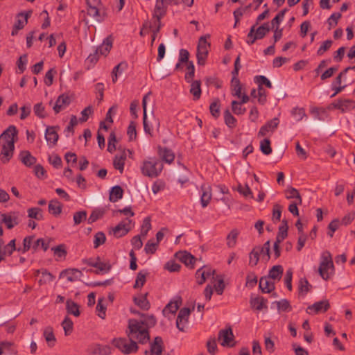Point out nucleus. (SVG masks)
<instances>
[{"instance_id": "f257e3e1", "label": "nucleus", "mask_w": 355, "mask_h": 355, "mask_svg": "<svg viewBox=\"0 0 355 355\" xmlns=\"http://www.w3.org/2000/svg\"><path fill=\"white\" fill-rule=\"evenodd\" d=\"M128 337L130 340L146 344L150 340L148 330L141 325V323L135 319H130L128 321Z\"/></svg>"}, {"instance_id": "4d7b16f0", "label": "nucleus", "mask_w": 355, "mask_h": 355, "mask_svg": "<svg viewBox=\"0 0 355 355\" xmlns=\"http://www.w3.org/2000/svg\"><path fill=\"white\" fill-rule=\"evenodd\" d=\"M311 286L309 284L308 280L306 278H301L299 281V292L306 295L310 290Z\"/></svg>"}, {"instance_id": "09e8293b", "label": "nucleus", "mask_w": 355, "mask_h": 355, "mask_svg": "<svg viewBox=\"0 0 355 355\" xmlns=\"http://www.w3.org/2000/svg\"><path fill=\"white\" fill-rule=\"evenodd\" d=\"M148 272L139 271L137 275L135 283L134 285L135 288H141L146 281V276Z\"/></svg>"}, {"instance_id": "6e6552de", "label": "nucleus", "mask_w": 355, "mask_h": 355, "mask_svg": "<svg viewBox=\"0 0 355 355\" xmlns=\"http://www.w3.org/2000/svg\"><path fill=\"white\" fill-rule=\"evenodd\" d=\"M19 213L17 211L1 214L2 223L6 225L8 229H12L19 223Z\"/></svg>"}, {"instance_id": "69168bd1", "label": "nucleus", "mask_w": 355, "mask_h": 355, "mask_svg": "<svg viewBox=\"0 0 355 355\" xmlns=\"http://www.w3.org/2000/svg\"><path fill=\"white\" fill-rule=\"evenodd\" d=\"M94 352L99 355H109L112 353V348L109 345H98Z\"/></svg>"}, {"instance_id": "ddd939ff", "label": "nucleus", "mask_w": 355, "mask_h": 355, "mask_svg": "<svg viewBox=\"0 0 355 355\" xmlns=\"http://www.w3.org/2000/svg\"><path fill=\"white\" fill-rule=\"evenodd\" d=\"M329 307L330 304L328 300H322L309 306L307 307L306 312L308 313H311L312 312L314 313H324L329 309Z\"/></svg>"}, {"instance_id": "ea45409f", "label": "nucleus", "mask_w": 355, "mask_h": 355, "mask_svg": "<svg viewBox=\"0 0 355 355\" xmlns=\"http://www.w3.org/2000/svg\"><path fill=\"white\" fill-rule=\"evenodd\" d=\"M30 16L29 12L23 13L21 12L17 15V19L14 25L17 29H22L24 26L27 24L28 18Z\"/></svg>"}, {"instance_id": "de8ad7c7", "label": "nucleus", "mask_w": 355, "mask_h": 355, "mask_svg": "<svg viewBox=\"0 0 355 355\" xmlns=\"http://www.w3.org/2000/svg\"><path fill=\"white\" fill-rule=\"evenodd\" d=\"M239 232L236 229L232 230L227 237V244L229 248H233L236 243V239Z\"/></svg>"}, {"instance_id": "052dcab7", "label": "nucleus", "mask_w": 355, "mask_h": 355, "mask_svg": "<svg viewBox=\"0 0 355 355\" xmlns=\"http://www.w3.org/2000/svg\"><path fill=\"white\" fill-rule=\"evenodd\" d=\"M224 119L225 124L230 127L233 128L236 125V119L232 115L230 112L228 110H226L224 112Z\"/></svg>"}, {"instance_id": "f03ea898", "label": "nucleus", "mask_w": 355, "mask_h": 355, "mask_svg": "<svg viewBox=\"0 0 355 355\" xmlns=\"http://www.w3.org/2000/svg\"><path fill=\"white\" fill-rule=\"evenodd\" d=\"M163 169L162 161L156 158H149L143 162L141 168V173L144 175L149 178L157 177Z\"/></svg>"}, {"instance_id": "f3484780", "label": "nucleus", "mask_w": 355, "mask_h": 355, "mask_svg": "<svg viewBox=\"0 0 355 355\" xmlns=\"http://www.w3.org/2000/svg\"><path fill=\"white\" fill-rule=\"evenodd\" d=\"M196 258L187 251H179V261L190 269L194 268Z\"/></svg>"}, {"instance_id": "774afa93", "label": "nucleus", "mask_w": 355, "mask_h": 355, "mask_svg": "<svg viewBox=\"0 0 355 355\" xmlns=\"http://www.w3.org/2000/svg\"><path fill=\"white\" fill-rule=\"evenodd\" d=\"M241 105L242 103L236 101H233L232 102V109L235 114L241 115L243 114L246 112L245 108L243 107Z\"/></svg>"}, {"instance_id": "5fc2aeb1", "label": "nucleus", "mask_w": 355, "mask_h": 355, "mask_svg": "<svg viewBox=\"0 0 355 355\" xmlns=\"http://www.w3.org/2000/svg\"><path fill=\"white\" fill-rule=\"evenodd\" d=\"M62 326L64 331L65 336H69L73 331V323L69 317H65L64 320L62 322Z\"/></svg>"}, {"instance_id": "2eb2a0df", "label": "nucleus", "mask_w": 355, "mask_h": 355, "mask_svg": "<svg viewBox=\"0 0 355 355\" xmlns=\"http://www.w3.org/2000/svg\"><path fill=\"white\" fill-rule=\"evenodd\" d=\"M215 270L210 268L203 266L196 272V277L198 284H202L211 275H214Z\"/></svg>"}, {"instance_id": "c9c22d12", "label": "nucleus", "mask_w": 355, "mask_h": 355, "mask_svg": "<svg viewBox=\"0 0 355 355\" xmlns=\"http://www.w3.org/2000/svg\"><path fill=\"white\" fill-rule=\"evenodd\" d=\"M266 303L267 300L264 299L263 297H257L250 300L251 306L259 311H261L264 308H267V306L266 305Z\"/></svg>"}, {"instance_id": "c03bdc74", "label": "nucleus", "mask_w": 355, "mask_h": 355, "mask_svg": "<svg viewBox=\"0 0 355 355\" xmlns=\"http://www.w3.org/2000/svg\"><path fill=\"white\" fill-rule=\"evenodd\" d=\"M34 239L35 236H26L23 240V248H19L17 251L21 252L22 253L28 252L33 246Z\"/></svg>"}, {"instance_id": "338daca9", "label": "nucleus", "mask_w": 355, "mask_h": 355, "mask_svg": "<svg viewBox=\"0 0 355 355\" xmlns=\"http://www.w3.org/2000/svg\"><path fill=\"white\" fill-rule=\"evenodd\" d=\"M73 219L75 225L80 224L83 221L87 219V211H80L75 212L73 214Z\"/></svg>"}, {"instance_id": "7c9ffc66", "label": "nucleus", "mask_w": 355, "mask_h": 355, "mask_svg": "<svg viewBox=\"0 0 355 355\" xmlns=\"http://www.w3.org/2000/svg\"><path fill=\"white\" fill-rule=\"evenodd\" d=\"M167 5L163 1V0H156V4L153 10L154 17L159 16L163 17L166 12Z\"/></svg>"}, {"instance_id": "f704fd0d", "label": "nucleus", "mask_w": 355, "mask_h": 355, "mask_svg": "<svg viewBox=\"0 0 355 355\" xmlns=\"http://www.w3.org/2000/svg\"><path fill=\"white\" fill-rule=\"evenodd\" d=\"M288 223L286 220H283L282 225L279 227V232L276 238L277 243H282L288 236Z\"/></svg>"}, {"instance_id": "0e129e2a", "label": "nucleus", "mask_w": 355, "mask_h": 355, "mask_svg": "<svg viewBox=\"0 0 355 355\" xmlns=\"http://www.w3.org/2000/svg\"><path fill=\"white\" fill-rule=\"evenodd\" d=\"M287 11L288 10L286 8L283 9L272 19L271 21L272 28H275V26H279V24L284 19V15Z\"/></svg>"}, {"instance_id": "423d86ee", "label": "nucleus", "mask_w": 355, "mask_h": 355, "mask_svg": "<svg viewBox=\"0 0 355 355\" xmlns=\"http://www.w3.org/2000/svg\"><path fill=\"white\" fill-rule=\"evenodd\" d=\"M322 260L320 263V267H319V273L320 276L322 277V279L327 280L329 277V275L327 272V270L329 268H334L333 261L331 259V256L329 252H325L322 254Z\"/></svg>"}, {"instance_id": "e2e57ef3", "label": "nucleus", "mask_w": 355, "mask_h": 355, "mask_svg": "<svg viewBox=\"0 0 355 355\" xmlns=\"http://www.w3.org/2000/svg\"><path fill=\"white\" fill-rule=\"evenodd\" d=\"M260 149L261 152L266 155H268L272 153V148L270 147V141L269 139L266 138L261 141Z\"/></svg>"}, {"instance_id": "e433bc0d", "label": "nucleus", "mask_w": 355, "mask_h": 355, "mask_svg": "<svg viewBox=\"0 0 355 355\" xmlns=\"http://www.w3.org/2000/svg\"><path fill=\"white\" fill-rule=\"evenodd\" d=\"M66 309L69 314L73 315L76 317L80 315L79 306L71 300H67Z\"/></svg>"}, {"instance_id": "20e7f679", "label": "nucleus", "mask_w": 355, "mask_h": 355, "mask_svg": "<svg viewBox=\"0 0 355 355\" xmlns=\"http://www.w3.org/2000/svg\"><path fill=\"white\" fill-rule=\"evenodd\" d=\"M209 35L201 36L199 39L198 46H197V60L199 65H204L205 64L210 44L207 41V38H209Z\"/></svg>"}, {"instance_id": "c85d7f7f", "label": "nucleus", "mask_w": 355, "mask_h": 355, "mask_svg": "<svg viewBox=\"0 0 355 355\" xmlns=\"http://www.w3.org/2000/svg\"><path fill=\"white\" fill-rule=\"evenodd\" d=\"M178 311V300L171 301L164 308L162 313L164 316L170 318L174 316Z\"/></svg>"}, {"instance_id": "bf43d9fd", "label": "nucleus", "mask_w": 355, "mask_h": 355, "mask_svg": "<svg viewBox=\"0 0 355 355\" xmlns=\"http://www.w3.org/2000/svg\"><path fill=\"white\" fill-rule=\"evenodd\" d=\"M105 241V234L103 232H98L94 235V248H98L101 245L103 244Z\"/></svg>"}, {"instance_id": "c756f323", "label": "nucleus", "mask_w": 355, "mask_h": 355, "mask_svg": "<svg viewBox=\"0 0 355 355\" xmlns=\"http://www.w3.org/2000/svg\"><path fill=\"white\" fill-rule=\"evenodd\" d=\"M283 267L281 265H276L269 270L268 277L274 281H279L283 275Z\"/></svg>"}, {"instance_id": "2f4dec72", "label": "nucleus", "mask_w": 355, "mask_h": 355, "mask_svg": "<svg viewBox=\"0 0 355 355\" xmlns=\"http://www.w3.org/2000/svg\"><path fill=\"white\" fill-rule=\"evenodd\" d=\"M148 293L137 297H134L135 303L143 310H148L150 307L149 301L147 299Z\"/></svg>"}, {"instance_id": "7ed1b4c3", "label": "nucleus", "mask_w": 355, "mask_h": 355, "mask_svg": "<svg viewBox=\"0 0 355 355\" xmlns=\"http://www.w3.org/2000/svg\"><path fill=\"white\" fill-rule=\"evenodd\" d=\"M112 344L125 354L135 353L138 350L137 342L126 338H114L112 340Z\"/></svg>"}, {"instance_id": "79ce46f5", "label": "nucleus", "mask_w": 355, "mask_h": 355, "mask_svg": "<svg viewBox=\"0 0 355 355\" xmlns=\"http://www.w3.org/2000/svg\"><path fill=\"white\" fill-rule=\"evenodd\" d=\"M106 210L105 208H97L94 209L88 218L89 224L94 223L103 216Z\"/></svg>"}, {"instance_id": "39448f33", "label": "nucleus", "mask_w": 355, "mask_h": 355, "mask_svg": "<svg viewBox=\"0 0 355 355\" xmlns=\"http://www.w3.org/2000/svg\"><path fill=\"white\" fill-rule=\"evenodd\" d=\"M256 26L257 25L254 24L251 27L247 36L248 38H252V41L248 42V44L250 45L254 44L257 40H261L263 38L270 30L268 23H264L257 29H255Z\"/></svg>"}, {"instance_id": "4be33fe9", "label": "nucleus", "mask_w": 355, "mask_h": 355, "mask_svg": "<svg viewBox=\"0 0 355 355\" xmlns=\"http://www.w3.org/2000/svg\"><path fill=\"white\" fill-rule=\"evenodd\" d=\"M334 105L342 112H347L355 107V101L350 99H340Z\"/></svg>"}, {"instance_id": "0eeeda50", "label": "nucleus", "mask_w": 355, "mask_h": 355, "mask_svg": "<svg viewBox=\"0 0 355 355\" xmlns=\"http://www.w3.org/2000/svg\"><path fill=\"white\" fill-rule=\"evenodd\" d=\"M234 336L231 327L223 329L218 332V340L223 347H232L235 345Z\"/></svg>"}, {"instance_id": "6ab92c4d", "label": "nucleus", "mask_w": 355, "mask_h": 355, "mask_svg": "<svg viewBox=\"0 0 355 355\" xmlns=\"http://www.w3.org/2000/svg\"><path fill=\"white\" fill-rule=\"evenodd\" d=\"M128 222H121L119 223L114 229H113V234L116 238H120L130 230V224L131 223V220L128 219Z\"/></svg>"}, {"instance_id": "603ef678", "label": "nucleus", "mask_w": 355, "mask_h": 355, "mask_svg": "<svg viewBox=\"0 0 355 355\" xmlns=\"http://www.w3.org/2000/svg\"><path fill=\"white\" fill-rule=\"evenodd\" d=\"M28 216L31 218L40 220L43 218L42 209L38 207L30 208L28 209Z\"/></svg>"}, {"instance_id": "864d4df0", "label": "nucleus", "mask_w": 355, "mask_h": 355, "mask_svg": "<svg viewBox=\"0 0 355 355\" xmlns=\"http://www.w3.org/2000/svg\"><path fill=\"white\" fill-rule=\"evenodd\" d=\"M40 246L44 252H46L49 248V241H46L44 239L42 238L38 239L34 241L32 248L34 251H36Z\"/></svg>"}, {"instance_id": "5701e85b", "label": "nucleus", "mask_w": 355, "mask_h": 355, "mask_svg": "<svg viewBox=\"0 0 355 355\" xmlns=\"http://www.w3.org/2000/svg\"><path fill=\"white\" fill-rule=\"evenodd\" d=\"M259 288L263 293H269L275 289V283L268 277H262L259 280Z\"/></svg>"}, {"instance_id": "a19ab883", "label": "nucleus", "mask_w": 355, "mask_h": 355, "mask_svg": "<svg viewBox=\"0 0 355 355\" xmlns=\"http://www.w3.org/2000/svg\"><path fill=\"white\" fill-rule=\"evenodd\" d=\"M49 211L54 216L62 212V204L57 200H51L49 204Z\"/></svg>"}, {"instance_id": "4c0bfd02", "label": "nucleus", "mask_w": 355, "mask_h": 355, "mask_svg": "<svg viewBox=\"0 0 355 355\" xmlns=\"http://www.w3.org/2000/svg\"><path fill=\"white\" fill-rule=\"evenodd\" d=\"M43 335L49 346H54L56 339L53 334V328L51 327H46L44 330Z\"/></svg>"}, {"instance_id": "f8f14e48", "label": "nucleus", "mask_w": 355, "mask_h": 355, "mask_svg": "<svg viewBox=\"0 0 355 355\" xmlns=\"http://www.w3.org/2000/svg\"><path fill=\"white\" fill-rule=\"evenodd\" d=\"M279 120L277 117L268 121L264 125L261 126L259 132V137H264L267 135L268 132H273L278 127Z\"/></svg>"}, {"instance_id": "cd10ccee", "label": "nucleus", "mask_w": 355, "mask_h": 355, "mask_svg": "<svg viewBox=\"0 0 355 355\" xmlns=\"http://www.w3.org/2000/svg\"><path fill=\"white\" fill-rule=\"evenodd\" d=\"M132 312L134 313L139 314V315H141V317L144 318L143 320H139V321L141 323L142 326H144L146 328V329H148V328H149V327H152L155 326V324H156V319L153 315H146L145 314L141 313L139 311H132Z\"/></svg>"}, {"instance_id": "a878e982", "label": "nucleus", "mask_w": 355, "mask_h": 355, "mask_svg": "<svg viewBox=\"0 0 355 355\" xmlns=\"http://www.w3.org/2000/svg\"><path fill=\"white\" fill-rule=\"evenodd\" d=\"M21 162L26 166L30 167L36 163V158L28 150L21 151L19 154Z\"/></svg>"}, {"instance_id": "412c9836", "label": "nucleus", "mask_w": 355, "mask_h": 355, "mask_svg": "<svg viewBox=\"0 0 355 355\" xmlns=\"http://www.w3.org/2000/svg\"><path fill=\"white\" fill-rule=\"evenodd\" d=\"M201 191L200 202L202 207H205L208 205L211 199V189L209 185L204 184L201 186Z\"/></svg>"}, {"instance_id": "4468645a", "label": "nucleus", "mask_w": 355, "mask_h": 355, "mask_svg": "<svg viewBox=\"0 0 355 355\" xmlns=\"http://www.w3.org/2000/svg\"><path fill=\"white\" fill-rule=\"evenodd\" d=\"M82 272L76 268H69L62 270L60 274V278H66L67 281L73 282L80 279Z\"/></svg>"}, {"instance_id": "49530a36", "label": "nucleus", "mask_w": 355, "mask_h": 355, "mask_svg": "<svg viewBox=\"0 0 355 355\" xmlns=\"http://www.w3.org/2000/svg\"><path fill=\"white\" fill-rule=\"evenodd\" d=\"M286 193H287L286 198H288V199L294 198L295 199L294 202H297V203L302 204V198L300 196L299 191L296 189L291 187L286 191Z\"/></svg>"}, {"instance_id": "13d9d810", "label": "nucleus", "mask_w": 355, "mask_h": 355, "mask_svg": "<svg viewBox=\"0 0 355 355\" xmlns=\"http://www.w3.org/2000/svg\"><path fill=\"white\" fill-rule=\"evenodd\" d=\"M51 250L53 252L54 254L59 258L64 259L67 254V252L65 249V245L64 244H60L58 246L53 247Z\"/></svg>"}, {"instance_id": "aec40b11", "label": "nucleus", "mask_w": 355, "mask_h": 355, "mask_svg": "<svg viewBox=\"0 0 355 355\" xmlns=\"http://www.w3.org/2000/svg\"><path fill=\"white\" fill-rule=\"evenodd\" d=\"M87 14L90 17H93L94 22H101L104 20V15H101L97 6H92L90 0H87Z\"/></svg>"}, {"instance_id": "9b49d317", "label": "nucleus", "mask_w": 355, "mask_h": 355, "mask_svg": "<svg viewBox=\"0 0 355 355\" xmlns=\"http://www.w3.org/2000/svg\"><path fill=\"white\" fill-rule=\"evenodd\" d=\"M15 145L12 141L8 144H1V160L3 163H7L12 158L14 153Z\"/></svg>"}, {"instance_id": "a211bd4d", "label": "nucleus", "mask_w": 355, "mask_h": 355, "mask_svg": "<svg viewBox=\"0 0 355 355\" xmlns=\"http://www.w3.org/2000/svg\"><path fill=\"white\" fill-rule=\"evenodd\" d=\"M157 154L162 161L171 164L175 159V154L166 147L158 146Z\"/></svg>"}, {"instance_id": "a18cd8bd", "label": "nucleus", "mask_w": 355, "mask_h": 355, "mask_svg": "<svg viewBox=\"0 0 355 355\" xmlns=\"http://www.w3.org/2000/svg\"><path fill=\"white\" fill-rule=\"evenodd\" d=\"M162 17H159V16L154 17L153 15V18L151 21H148V29L151 30H155V32H159L161 28V19Z\"/></svg>"}, {"instance_id": "473e14b6", "label": "nucleus", "mask_w": 355, "mask_h": 355, "mask_svg": "<svg viewBox=\"0 0 355 355\" xmlns=\"http://www.w3.org/2000/svg\"><path fill=\"white\" fill-rule=\"evenodd\" d=\"M190 83V93L193 95V100H198L201 96V82L200 80H192Z\"/></svg>"}, {"instance_id": "680f3d73", "label": "nucleus", "mask_w": 355, "mask_h": 355, "mask_svg": "<svg viewBox=\"0 0 355 355\" xmlns=\"http://www.w3.org/2000/svg\"><path fill=\"white\" fill-rule=\"evenodd\" d=\"M97 270L95 271L96 274H99L101 272H107L111 270V265L109 263H104L102 261L96 262Z\"/></svg>"}, {"instance_id": "37998d69", "label": "nucleus", "mask_w": 355, "mask_h": 355, "mask_svg": "<svg viewBox=\"0 0 355 355\" xmlns=\"http://www.w3.org/2000/svg\"><path fill=\"white\" fill-rule=\"evenodd\" d=\"M231 89L233 96L238 98L241 96L242 85L239 79L234 78V80H231Z\"/></svg>"}, {"instance_id": "dca6fc26", "label": "nucleus", "mask_w": 355, "mask_h": 355, "mask_svg": "<svg viewBox=\"0 0 355 355\" xmlns=\"http://www.w3.org/2000/svg\"><path fill=\"white\" fill-rule=\"evenodd\" d=\"M71 103V99L67 94H61L57 98L53 109L55 114L59 113L61 110L65 109Z\"/></svg>"}, {"instance_id": "8fccbe9b", "label": "nucleus", "mask_w": 355, "mask_h": 355, "mask_svg": "<svg viewBox=\"0 0 355 355\" xmlns=\"http://www.w3.org/2000/svg\"><path fill=\"white\" fill-rule=\"evenodd\" d=\"M260 255L261 254H259V251L256 247H254L249 254V265L252 267L257 266L259 262Z\"/></svg>"}, {"instance_id": "393cba45", "label": "nucleus", "mask_w": 355, "mask_h": 355, "mask_svg": "<svg viewBox=\"0 0 355 355\" xmlns=\"http://www.w3.org/2000/svg\"><path fill=\"white\" fill-rule=\"evenodd\" d=\"M56 127L49 126L46 128L45 132V139L48 143L51 144L53 146L57 144L59 136L55 130Z\"/></svg>"}, {"instance_id": "3c124183", "label": "nucleus", "mask_w": 355, "mask_h": 355, "mask_svg": "<svg viewBox=\"0 0 355 355\" xmlns=\"http://www.w3.org/2000/svg\"><path fill=\"white\" fill-rule=\"evenodd\" d=\"M42 278L39 280L40 285L46 284L49 283L55 279V277L46 269L42 270Z\"/></svg>"}, {"instance_id": "bb28decb", "label": "nucleus", "mask_w": 355, "mask_h": 355, "mask_svg": "<svg viewBox=\"0 0 355 355\" xmlns=\"http://www.w3.org/2000/svg\"><path fill=\"white\" fill-rule=\"evenodd\" d=\"M112 47V39L111 36L106 37L103 44L96 49V52L101 55H107Z\"/></svg>"}, {"instance_id": "72a5a7b5", "label": "nucleus", "mask_w": 355, "mask_h": 355, "mask_svg": "<svg viewBox=\"0 0 355 355\" xmlns=\"http://www.w3.org/2000/svg\"><path fill=\"white\" fill-rule=\"evenodd\" d=\"M123 189L119 185L114 186L110 191L109 199L111 202H115L123 198Z\"/></svg>"}, {"instance_id": "6e6d98bb", "label": "nucleus", "mask_w": 355, "mask_h": 355, "mask_svg": "<svg viewBox=\"0 0 355 355\" xmlns=\"http://www.w3.org/2000/svg\"><path fill=\"white\" fill-rule=\"evenodd\" d=\"M187 72L185 73V80L187 82L190 83L193 80L195 73V67L193 62H189L186 64Z\"/></svg>"}, {"instance_id": "1a4fd4ad", "label": "nucleus", "mask_w": 355, "mask_h": 355, "mask_svg": "<svg viewBox=\"0 0 355 355\" xmlns=\"http://www.w3.org/2000/svg\"><path fill=\"white\" fill-rule=\"evenodd\" d=\"M195 309L194 304L191 307H184L179 311V331H185L186 326L189 321V317Z\"/></svg>"}, {"instance_id": "9d476101", "label": "nucleus", "mask_w": 355, "mask_h": 355, "mask_svg": "<svg viewBox=\"0 0 355 355\" xmlns=\"http://www.w3.org/2000/svg\"><path fill=\"white\" fill-rule=\"evenodd\" d=\"M17 137V130L15 125H10L3 133L0 135V144H8L12 141L13 145Z\"/></svg>"}, {"instance_id": "b1692460", "label": "nucleus", "mask_w": 355, "mask_h": 355, "mask_svg": "<svg viewBox=\"0 0 355 355\" xmlns=\"http://www.w3.org/2000/svg\"><path fill=\"white\" fill-rule=\"evenodd\" d=\"M126 157L125 151L123 150L120 155H116L114 158L113 166L114 168L119 170L121 173L123 171Z\"/></svg>"}, {"instance_id": "58836bf2", "label": "nucleus", "mask_w": 355, "mask_h": 355, "mask_svg": "<svg viewBox=\"0 0 355 355\" xmlns=\"http://www.w3.org/2000/svg\"><path fill=\"white\" fill-rule=\"evenodd\" d=\"M128 67V64L125 62H121L115 66L112 70V82L116 83L118 76L120 75Z\"/></svg>"}]
</instances>
